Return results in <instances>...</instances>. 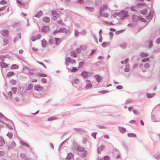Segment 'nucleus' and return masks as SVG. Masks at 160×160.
<instances>
[{
    "label": "nucleus",
    "instance_id": "nucleus-1",
    "mask_svg": "<svg viewBox=\"0 0 160 160\" xmlns=\"http://www.w3.org/2000/svg\"><path fill=\"white\" fill-rule=\"evenodd\" d=\"M1 33L4 36H7L8 34V32L7 30H1Z\"/></svg>",
    "mask_w": 160,
    "mask_h": 160
},
{
    "label": "nucleus",
    "instance_id": "nucleus-2",
    "mask_svg": "<svg viewBox=\"0 0 160 160\" xmlns=\"http://www.w3.org/2000/svg\"><path fill=\"white\" fill-rule=\"evenodd\" d=\"M34 89L35 90L39 91H41L42 90L43 88L41 86L36 85H35L34 87Z\"/></svg>",
    "mask_w": 160,
    "mask_h": 160
},
{
    "label": "nucleus",
    "instance_id": "nucleus-3",
    "mask_svg": "<svg viewBox=\"0 0 160 160\" xmlns=\"http://www.w3.org/2000/svg\"><path fill=\"white\" fill-rule=\"evenodd\" d=\"M81 74L82 76L85 78H87L90 76V74L89 72H82Z\"/></svg>",
    "mask_w": 160,
    "mask_h": 160
},
{
    "label": "nucleus",
    "instance_id": "nucleus-4",
    "mask_svg": "<svg viewBox=\"0 0 160 160\" xmlns=\"http://www.w3.org/2000/svg\"><path fill=\"white\" fill-rule=\"evenodd\" d=\"M94 78L98 82H101L102 80V78L98 74L95 75L94 76Z\"/></svg>",
    "mask_w": 160,
    "mask_h": 160
},
{
    "label": "nucleus",
    "instance_id": "nucleus-5",
    "mask_svg": "<svg viewBox=\"0 0 160 160\" xmlns=\"http://www.w3.org/2000/svg\"><path fill=\"white\" fill-rule=\"evenodd\" d=\"M127 14L128 13L127 11H124L122 12L119 14V15L121 16L122 17H125L127 16Z\"/></svg>",
    "mask_w": 160,
    "mask_h": 160
},
{
    "label": "nucleus",
    "instance_id": "nucleus-6",
    "mask_svg": "<svg viewBox=\"0 0 160 160\" xmlns=\"http://www.w3.org/2000/svg\"><path fill=\"white\" fill-rule=\"evenodd\" d=\"M41 35H38L36 36H33L31 40L33 41H34L37 39H38L40 38Z\"/></svg>",
    "mask_w": 160,
    "mask_h": 160
},
{
    "label": "nucleus",
    "instance_id": "nucleus-7",
    "mask_svg": "<svg viewBox=\"0 0 160 160\" xmlns=\"http://www.w3.org/2000/svg\"><path fill=\"white\" fill-rule=\"evenodd\" d=\"M0 65L2 68H5L8 66V65L3 61L1 62L0 63Z\"/></svg>",
    "mask_w": 160,
    "mask_h": 160
},
{
    "label": "nucleus",
    "instance_id": "nucleus-8",
    "mask_svg": "<svg viewBox=\"0 0 160 160\" xmlns=\"http://www.w3.org/2000/svg\"><path fill=\"white\" fill-rule=\"evenodd\" d=\"M49 30V28L47 26H44L43 27L42 31L43 32H47Z\"/></svg>",
    "mask_w": 160,
    "mask_h": 160
},
{
    "label": "nucleus",
    "instance_id": "nucleus-9",
    "mask_svg": "<svg viewBox=\"0 0 160 160\" xmlns=\"http://www.w3.org/2000/svg\"><path fill=\"white\" fill-rule=\"evenodd\" d=\"M4 140L2 137H0V147L2 146L4 144Z\"/></svg>",
    "mask_w": 160,
    "mask_h": 160
},
{
    "label": "nucleus",
    "instance_id": "nucleus-10",
    "mask_svg": "<svg viewBox=\"0 0 160 160\" xmlns=\"http://www.w3.org/2000/svg\"><path fill=\"white\" fill-rule=\"evenodd\" d=\"M19 68V66L18 65L14 64L12 65L11 67L10 68L12 69H18Z\"/></svg>",
    "mask_w": 160,
    "mask_h": 160
},
{
    "label": "nucleus",
    "instance_id": "nucleus-11",
    "mask_svg": "<svg viewBox=\"0 0 160 160\" xmlns=\"http://www.w3.org/2000/svg\"><path fill=\"white\" fill-rule=\"evenodd\" d=\"M139 19L138 16L136 15H133L132 16V19L133 21L136 22Z\"/></svg>",
    "mask_w": 160,
    "mask_h": 160
},
{
    "label": "nucleus",
    "instance_id": "nucleus-12",
    "mask_svg": "<svg viewBox=\"0 0 160 160\" xmlns=\"http://www.w3.org/2000/svg\"><path fill=\"white\" fill-rule=\"evenodd\" d=\"M14 73L13 72H8L7 74V76L8 77H10L11 76L14 75Z\"/></svg>",
    "mask_w": 160,
    "mask_h": 160
},
{
    "label": "nucleus",
    "instance_id": "nucleus-13",
    "mask_svg": "<svg viewBox=\"0 0 160 160\" xmlns=\"http://www.w3.org/2000/svg\"><path fill=\"white\" fill-rule=\"evenodd\" d=\"M73 155L72 153H69L67 156V158L68 159H70L72 158Z\"/></svg>",
    "mask_w": 160,
    "mask_h": 160
},
{
    "label": "nucleus",
    "instance_id": "nucleus-14",
    "mask_svg": "<svg viewBox=\"0 0 160 160\" xmlns=\"http://www.w3.org/2000/svg\"><path fill=\"white\" fill-rule=\"evenodd\" d=\"M42 15V11L39 12L36 15V17L38 18H39Z\"/></svg>",
    "mask_w": 160,
    "mask_h": 160
},
{
    "label": "nucleus",
    "instance_id": "nucleus-15",
    "mask_svg": "<svg viewBox=\"0 0 160 160\" xmlns=\"http://www.w3.org/2000/svg\"><path fill=\"white\" fill-rule=\"evenodd\" d=\"M119 129L122 133H124L126 131V129L123 127H119Z\"/></svg>",
    "mask_w": 160,
    "mask_h": 160
},
{
    "label": "nucleus",
    "instance_id": "nucleus-16",
    "mask_svg": "<svg viewBox=\"0 0 160 160\" xmlns=\"http://www.w3.org/2000/svg\"><path fill=\"white\" fill-rule=\"evenodd\" d=\"M43 20L44 21L46 22H48L50 21V19L48 17H45L43 18Z\"/></svg>",
    "mask_w": 160,
    "mask_h": 160
},
{
    "label": "nucleus",
    "instance_id": "nucleus-17",
    "mask_svg": "<svg viewBox=\"0 0 160 160\" xmlns=\"http://www.w3.org/2000/svg\"><path fill=\"white\" fill-rule=\"evenodd\" d=\"M155 95V94L154 93H147V97L148 98H151L153 96H154Z\"/></svg>",
    "mask_w": 160,
    "mask_h": 160
},
{
    "label": "nucleus",
    "instance_id": "nucleus-18",
    "mask_svg": "<svg viewBox=\"0 0 160 160\" xmlns=\"http://www.w3.org/2000/svg\"><path fill=\"white\" fill-rule=\"evenodd\" d=\"M71 58L69 57L68 58L66 59V65H69V63L71 61Z\"/></svg>",
    "mask_w": 160,
    "mask_h": 160
},
{
    "label": "nucleus",
    "instance_id": "nucleus-19",
    "mask_svg": "<svg viewBox=\"0 0 160 160\" xmlns=\"http://www.w3.org/2000/svg\"><path fill=\"white\" fill-rule=\"evenodd\" d=\"M42 46L44 47H45L47 45V42L45 40H42Z\"/></svg>",
    "mask_w": 160,
    "mask_h": 160
},
{
    "label": "nucleus",
    "instance_id": "nucleus-20",
    "mask_svg": "<svg viewBox=\"0 0 160 160\" xmlns=\"http://www.w3.org/2000/svg\"><path fill=\"white\" fill-rule=\"evenodd\" d=\"M79 82V80L78 79H73L72 81V82L73 83H78Z\"/></svg>",
    "mask_w": 160,
    "mask_h": 160
},
{
    "label": "nucleus",
    "instance_id": "nucleus-21",
    "mask_svg": "<svg viewBox=\"0 0 160 160\" xmlns=\"http://www.w3.org/2000/svg\"><path fill=\"white\" fill-rule=\"evenodd\" d=\"M32 87L33 86L31 84H29L28 85L27 90H30L32 89Z\"/></svg>",
    "mask_w": 160,
    "mask_h": 160
},
{
    "label": "nucleus",
    "instance_id": "nucleus-22",
    "mask_svg": "<svg viewBox=\"0 0 160 160\" xmlns=\"http://www.w3.org/2000/svg\"><path fill=\"white\" fill-rule=\"evenodd\" d=\"M108 43L107 42H104L102 44V47H105L108 46Z\"/></svg>",
    "mask_w": 160,
    "mask_h": 160
},
{
    "label": "nucleus",
    "instance_id": "nucleus-23",
    "mask_svg": "<svg viewBox=\"0 0 160 160\" xmlns=\"http://www.w3.org/2000/svg\"><path fill=\"white\" fill-rule=\"evenodd\" d=\"M128 136L129 137H136V136L135 135L132 134V133H129L128 135Z\"/></svg>",
    "mask_w": 160,
    "mask_h": 160
},
{
    "label": "nucleus",
    "instance_id": "nucleus-24",
    "mask_svg": "<svg viewBox=\"0 0 160 160\" xmlns=\"http://www.w3.org/2000/svg\"><path fill=\"white\" fill-rule=\"evenodd\" d=\"M10 83L13 85H15L16 83V81L14 80H12L10 81Z\"/></svg>",
    "mask_w": 160,
    "mask_h": 160
},
{
    "label": "nucleus",
    "instance_id": "nucleus-25",
    "mask_svg": "<svg viewBox=\"0 0 160 160\" xmlns=\"http://www.w3.org/2000/svg\"><path fill=\"white\" fill-rule=\"evenodd\" d=\"M8 43V39H4L3 40V43L5 45H6Z\"/></svg>",
    "mask_w": 160,
    "mask_h": 160
},
{
    "label": "nucleus",
    "instance_id": "nucleus-26",
    "mask_svg": "<svg viewBox=\"0 0 160 160\" xmlns=\"http://www.w3.org/2000/svg\"><path fill=\"white\" fill-rule=\"evenodd\" d=\"M78 70V69L76 68H72V69L70 70L71 72H74L77 71Z\"/></svg>",
    "mask_w": 160,
    "mask_h": 160
},
{
    "label": "nucleus",
    "instance_id": "nucleus-27",
    "mask_svg": "<svg viewBox=\"0 0 160 160\" xmlns=\"http://www.w3.org/2000/svg\"><path fill=\"white\" fill-rule=\"evenodd\" d=\"M56 119V118L55 117L50 118L48 119V121H51Z\"/></svg>",
    "mask_w": 160,
    "mask_h": 160
},
{
    "label": "nucleus",
    "instance_id": "nucleus-28",
    "mask_svg": "<svg viewBox=\"0 0 160 160\" xmlns=\"http://www.w3.org/2000/svg\"><path fill=\"white\" fill-rule=\"evenodd\" d=\"M84 64V62H81L79 63V66L78 68H79L80 67H82Z\"/></svg>",
    "mask_w": 160,
    "mask_h": 160
},
{
    "label": "nucleus",
    "instance_id": "nucleus-29",
    "mask_svg": "<svg viewBox=\"0 0 160 160\" xmlns=\"http://www.w3.org/2000/svg\"><path fill=\"white\" fill-rule=\"evenodd\" d=\"M92 87V85L90 84H87L86 86V88L87 89H88Z\"/></svg>",
    "mask_w": 160,
    "mask_h": 160
},
{
    "label": "nucleus",
    "instance_id": "nucleus-30",
    "mask_svg": "<svg viewBox=\"0 0 160 160\" xmlns=\"http://www.w3.org/2000/svg\"><path fill=\"white\" fill-rule=\"evenodd\" d=\"M5 58V56H0V60H2V61H3V60H4Z\"/></svg>",
    "mask_w": 160,
    "mask_h": 160
},
{
    "label": "nucleus",
    "instance_id": "nucleus-31",
    "mask_svg": "<svg viewBox=\"0 0 160 160\" xmlns=\"http://www.w3.org/2000/svg\"><path fill=\"white\" fill-rule=\"evenodd\" d=\"M109 156H106L104 157V160H109Z\"/></svg>",
    "mask_w": 160,
    "mask_h": 160
},
{
    "label": "nucleus",
    "instance_id": "nucleus-32",
    "mask_svg": "<svg viewBox=\"0 0 160 160\" xmlns=\"http://www.w3.org/2000/svg\"><path fill=\"white\" fill-rule=\"evenodd\" d=\"M107 6L105 5H104L103 6H102L101 8V10H103V9L104 8H107Z\"/></svg>",
    "mask_w": 160,
    "mask_h": 160
},
{
    "label": "nucleus",
    "instance_id": "nucleus-33",
    "mask_svg": "<svg viewBox=\"0 0 160 160\" xmlns=\"http://www.w3.org/2000/svg\"><path fill=\"white\" fill-rule=\"evenodd\" d=\"M18 2L19 4L21 5L24 6L25 4L24 3H21V2L20 1H18Z\"/></svg>",
    "mask_w": 160,
    "mask_h": 160
},
{
    "label": "nucleus",
    "instance_id": "nucleus-34",
    "mask_svg": "<svg viewBox=\"0 0 160 160\" xmlns=\"http://www.w3.org/2000/svg\"><path fill=\"white\" fill-rule=\"evenodd\" d=\"M144 67L146 68H148L149 67V64L148 63H146L144 65Z\"/></svg>",
    "mask_w": 160,
    "mask_h": 160
},
{
    "label": "nucleus",
    "instance_id": "nucleus-35",
    "mask_svg": "<svg viewBox=\"0 0 160 160\" xmlns=\"http://www.w3.org/2000/svg\"><path fill=\"white\" fill-rule=\"evenodd\" d=\"M12 90L14 93H15L17 91V89L15 88H13L12 89Z\"/></svg>",
    "mask_w": 160,
    "mask_h": 160
},
{
    "label": "nucleus",
    "instance_id": "nucleus-36",
    "mask_svg": "<svg viewBox=\"0 0 160 160\" xmlns=\"http://www.w3.org/2000/svg\"><path fill=\"white\" fill-rule=\"evenodd\" d=\"M71 55L72 56H73L74 57H76V55L75 53H74V52H72L71 53Z\"/></svg>",
    "mask_w": 160,
    "mask_h": 160
},
{
    "label": "nucleus",
    "instance_id": "nucleus-37",
    "mask_svg": "<svg viewBox=\"0 0 160 160\" xmlns=\"http://www.w3.org/2000/svg\"><path fill=\"white\" fill-rule=\"evenodd\" d=\"M107 92H108V91H102L99 92L102 93H104Z\"/></svg>",
    "mask_w": 160,
    "mask_h": 160
},
{
    "label": "nucleus",
    "instance_id": "nucleus-38",
    "mask_svg": "<svg viewBox=\"0 0 160 160\" xmlns=\"http://www.w3.org/2000/svg\"><path fill=\"white\" fill-rule=\"evenodd\" d=\"M122 88V87L121 85L118 86L117 87V88L118 89H121Z\"/></svg>",
    "mask_w": 160,
    "mask_h": 160
},
{
    "label": "nucleus",
    "instance_id": "nucleus-39",
    "mask_svg": "<svg viewBox=\"0 0 160 160\" xmlns=\"http://www.w3.org/2000/svg\"><path fill=\"white\" fill-rule=\"evenodd\" d=\"M32 49L33 50H34V51H38V48H35V47H34L32 48Z\"/></svg>",
    "mask_w": 160,
    "mask_h": 160
},
{
    "label": "nucleus",
    "instance_id": "nucleus-40",
    "mask_svg": "<svg viewBox=\"0 0 160 160\" xmlns=\"http://www.w3.org/2000/svg\"><path fill=\"white\" fill-rule=\"evenodd\" d=\"M148 58H145L144 59H142V61L143 62H146V61H148Z\"/></svg>",
    "mask_w": 160,
    "mask_h": 160
},
{
    "label": "nucleus",
    "instance_id": "nucleus-41",
    "mask_svg": "<svg viewBox=\"0 0 160 160\" xmlns=\"http://www.w3.org/2000/svg\"><path fill=\"white\" fill-rule=\"evenodd\" d=\"M39 76L42 77H46L47 76V75L46 74H41Z\"/></svg>",
    "mask_w": 160,
    "mask_h": 160
},
{
    "label": "nucleus",
    "instance_id": "nucleus-42",
    "mask_svg": "<svg viewBox=\"0 0 160 160\" xmlns=\"http://www.w3.org/2000/svg\"><path fill=\"white\" fill-rule=\"evenodd\" d=\"M42 81L44 83H46L47 82L45 78H42Z\"/></svg>",
    "mask_w": 160,
    "mask_h": 160
},
{
    "label": "nucleus",
    "instance_id": "nucleus-43",
    "mask_svg": "<svg viewBox=\"0 0 160 160\" xmlns=\"http://www.w3.org/2000/svg\"><path fill=\"white\" fill-rule=\"evenodd\" d=\"M76 62V61H75V60H71V61H70V62H71V63H75Z\"/></svg>",
    "mask_w": 160,
    "mask_h": 160
},
{
    "label": "nucleus",
    "instance_id": "nucleus-44",
    "mask_svg": "<svg viewBox=\"0 0 160 160\" xmlns=\"http://www.w3.org/2000/svg\"><path fill=\"white\" fill-rule=\"evenodd\" d=\"M129 70L130 69H129V68H126L125 69V71L128 72L129 71Z\"/></svg>",
    "mask_w": 160,
    "mask_h": 160
},
{
    "label": "nucleus",
    "instance_id": "nucleus-45",
    "mask_svg": "<svg viewBox=\"0 0 160 160\" xmlns=\"http://www.w3.org/2000/svg\"><path fill=\"white\" fill-rule=\"evenodd\" d=\"M104 138H107V139L109 138V136L107 135H105L104 136Z\"/></svg>",
    "mask_w": 160,
    "mask_h": 160
},
{
    "label": "nucleus",
    "instance_id": "nucleus-46",
    "mask_svg": "<svg viewBox=\"0 0 160 160\" xmlns=\"http://www.w3.org/2000/svg\"><path fill=\"white\" fill-rule=\"evenodd\" d=\"M140 122H141V125H144V123L143 122L142 120H141L140 121Z\"/></svg>",
    "mask_w": 160,
    "mask_h": 160
},
{
    "label": "nucleus",
    "instance_id": "nucleus-47",
    "mask_svg": "<svg viewBox=\"0 0 160 160\" xmlns=\"http://www.w3.org/2000/svg\"><path fill=\"white\" fill-rule=\"evenodd\" d=\"M9 95L10 96H12V92L11 91L9 92L8 93Z\"/></svg>",
    "mask_w": 160,
    "mask_h": 160
},
{
    "label": "nucleus",
    "instance_id": "nucleus-48",
    "mask_svg": "<svg viewBox=\"0 0 160 160\" xmlns=\"http://www.w3.org/2000/svg\"><path fill=\"white\" fill-rule=\"evenodd\" d=\"M37 81V80L36 79H34L32 80V81L33 82H36Z\"/></svg>",
    "mask_w": 160,
    "mask_h": 160
},
{
    "label": "nucleus",
    "instance_id": "nucleus-49",
    "mask_svg": "<svg viewBox=\"0 0 160 160\" xmlns=\"http://www.w3.org/2000/svg\"><path fill=\"white\" fill-rule=\"evenodd\" d=\"M23 52V50H19V52L20 53H22Z\"/></svg>",
    "mask_w": 160,
    "mask_h": 160
},
{
    "label": "nucleus",
    "instance_id": "nucleus-50",
    "mask_svg": "<svg viewBox=\"0 0 160 160\" xmlns=\"http://www.w3.org/2000/svg\"><path fill=\"white\" fill-rule=\"evenodd\" d=\"M160 42V38H159L157 40V42Z\"/></svg>",
    "mask_w": 160,
    "mask_h": 160
},
{
    "label": "nucleus",
    "instance_id": "nucleus-51",
    "mask_svg": "<svg viewBox=\"0 0 160 160\" xmlns=\"http://www.w3.org/2000/svg\"><path fill=\"white\" fill-rule=\"evenodd\" d=\"M92 136H93L94 138H96V134H92Z\"/></svg>",
    "mask_w": 160,
    "mask_h": 160
},
{
    "label": "nucleus",
    "instance_id": "nucleus-52",
    "mask_svg": "<svg viewBox=\"0 0 160 160\" xmlns=\"http://www.w3.org/2000/svg\"><path fill=\"white\" fill-rule=\"evenodd\" d=\"M111 30L112 31H115V30L114 29H111Z\"/></svg>",
    "mask_w": 160,
    "mask_h": 160
},
{
    "label": "nucleus",
    "instance_id": "nucleus-53",
    "mask_svg": "<svg viewBox=\"0 0 160 160\" xmlns=\"http://www.w3.org/2000/svg\"><path fill=\"white\" fill-rule=\"evenodd\" d=\"M2 117V115L0 113V117Z\"/></svg>",
    "mask_w": 160,
    "mask_h": 160
},
{
    "label": "nucleus",
    "instance_id": "nucleus-54",
    "mask_svg": "<svg viewBox=\"0 0 160 160\" xmlns=\"http://www.w3.org/2000/svg\"><path fill=\"white\" fill-rule=\"evenodd\" d=\"M38 111H37V112L36 113H32V114H35L36 113H38Z\"/></svg>",
    "mask_w": 160,
    "mask_h": 160
},
{
    "label": "nucleus",
    "instance_id": "nucleus-55",
    "mask_svg": "<svg viewBox=\"0 0 160 160\" xmlns=\"http://www.w3.org/2000/svg\"><path fill=\"white\" fill-rule=\"evenodd\" d=\"M102 39H99V41L100 42H102Z\"/></svg>",
    "mask_w": 160,
    "mask_h": 160
},
{
    "label": "nucleus",
    "instance_id": "nucleus-56",
    "mask_svg": "<svg viewBox=\"0 0 160 160\" xmlns=\"http://www.w3.org/2000/svg\"><path fill=\"white\" fill-rule=\"evenodd\" d=\"M3 10V8H0V11H1V10Z\"/></svg>",
    "mask_w": 160,
    "mask_h": 160
},
{
    "label": "nucleus",
    "instance_id": "nucleus-57",
    "mask_svg": "<svg viewBox=\"0 0 160 160\" xmlns=\"http://www.w3.org/2000/svg\"><path fill=\"white\" fill-rule=\"evenodd\" d=\"M93 10H94V9L93 8H91V11H93Z\"/></svg>",
    "mask_w": 160,
    "mask_h": 160
},
{
    "label": "nucleus",
    "instance_id": "nucleus-58",
    "mask_svg": "<svg viewBox=\"0 0 160 160\" xmlns=\"http://www.w3.org/2000/svg\"><path fill=\"white\" fill-rule=\"evenodd\" d=\"M125 61H126V62H127L128 61V59H126L125 60Z\"/></svg>",
    "mask_w": 160,
    "mask_h": 160
},
{
    "label": "nucleus",
    "instance_id": "nucleus-59",
    "mask_svg": "<svg viewBox=\"0 0 160 160\" xmlns=\"http://www.w3.org/2000/svg\"><path fill=\"white\" fill-rule=\"evenodd\" d=\"M101 148H103L104 147V146H102L101 147Z\"/></svg>",
    "mask_w": 160,
    "mask_h": 160
},
{
    "label": "nucleus",
    "instance_id": "nucleus-60",
    "mask_svg": "<svg viewBox=\"0 0 160 160\" xmlns=\"http://www.w3.org/2000/svg\"><path fill=\"white\" fill-rule=\"evenodd\" d=\"M143 19V21H146V20L145 19Z\"/></svg>",
    "mask_w": 160,
    "mask_h": 160
},
{
    "label": "nucleus",
    "instance_id": "nucleus-61",
    "mask_svg": "<svg viewBox=\"0 0 160 160\" xmlns=\"http://www.w3.org/2000/svg\"><path fill=\"white\" fill-rule=\"evenodd\" d=\"M145 56H147V54H145Z\"/></svg>",
    "mask_w": 160,
    "mask_h": 160
},
{
    "label": "nucleus",
    "instance_id": "nucleus-62",
    "mask_svg": "<svg viewBox=\"0 0 160 160\" xmlns=\"http://www.w3.org/2000/svg\"><path fill=\"white\" fill-rule=\"evenodd\" d=\"M101 160V159H99V160Z\"/></svg>",
    "mask_w": 160,
    "mask_h": 160
}]
</instances>
